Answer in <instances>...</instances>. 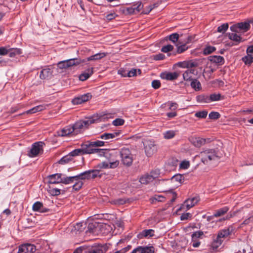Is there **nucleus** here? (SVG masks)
Instances as JSON below:
<instances>
[{
    "label": "nucleus",
    "instance_id": "obj_23",
    "mask_svg": "<svg viewBox=\"0 0 253 253\" xmlns=\"http://www.w3.org/2000/svg\"><path fill=\"white\" fill-rule=\"evenodd\" d=\"M77 180H89L92 179L90 170L85 171L76 175Z\"/></svg>",
    "mask_w": 253,
    "mask_h": 253
},
{
    "label": "nucleus",
    "instance_id": "obj_10",
    "mask_svg": "<svg viewBox=\"0 0 253 253\" xmlns=\"http://www.w3.org/2000/svg\"><path fill=\"white\" fill-rule=\"evenodd\" d=\"M155 248L150 245L144 246H138L133 249L131 253H154Z\"/></svg>",
    "mask_w": 253,
    "mask_h": 253
},
{
    "label": "nucleus",
    "instance_id": "obj_61",
    "mask_svg": "<svg viewBox=\"0 0 253 253\" xmlns=\"http://www.w3.org/2000/svg\"><path fill=\"white\" fill-rule=\"evenodd\" d=\"M9 48L6 47H0V55H5L8 54Z\"/></svg>",
    "mask_w": 253,
    "mask_h": 253
},
{
    "label": "nucleus",
    "instance_id": "obj_40",
    "mask_svg": "<svg viewBox=\"0 0 253 253\" xmlns=\"http://www.w3.org/2000/svg\"><path fill=\"white\" fill-rule=\"evenodd\" d=\"M228 37L230 40L237 42H241L242 39L241 37L238 35L236 33H229Z\"/></svg>",
    "mask_w": 253,
    "mask_h": 253
},
{
    "label": "nucleus",
    "instance_id": "obj_5",
    "mask_svg": "<svg viewBox=\"0 0 253 253\" xmlns=\"http://www.w3.org/2000/svg\"><path fill=\"white\" fill-rule=\"evenodd\" d=\"M45 145L42 141L36 142L33 143L31 146V148L28 152V156L30 157L33 158L37 156L41 152H43V146Z\"/></svg>",
    "mask_w": 253,
    "mask_h": 253
},
{
    "label": "nucleus",
    "instance_id": "obj_43",
    "mask_svg": "<svg viewBox=\"0 0 253 253\" xmlns=\"http://www.w3.org/2000/svg\"><path fill=\"white\" fill-rule=\"evenodd\" d=\"M179 35L176 33H172L169 36V40L172 42L173 43H176V42H178L179 40Z\"/></svg>",
    "mask_w": 253,
    "mask_h": 253
},
{
    "label": "nucleus",
    "instance_id": "obj_18",
    "mask_svg": "<svg viewBox=\"0 0 253 253\" xmlns=\"http://www.w3.org/2000/svg\"><path fill=\"white\" fill-rule=\"evenodd\" d=\"M93 73V68H88L79 76L80 80L84 81L89 78Z\"/></svg>",
    "mask_w": 253,
    "mask_h": 253
},
{
    "label": "nucleus",
    "instance_id": "obj_28",
    "mask_svg": "<svg viewBox=\"0 0 253 253\" xmlns=\"http://www.w3.org/2000/svg\"><path fill=\"white\" fill-rule=\"evenodd\" d=\"M223 242V240L221 237L218 238V235L217 234L215 239L213 240L211 243V247L213 249H217L219 246L221 245Z\"/></svg>",
    "mask_w": 253,
    "mask_h": 253
},
{
    "label": "nucleus",
    "instance_id": "obj_21",
    "mask_svg": "<svg viewBox=\"0 0 253 253\" xmlns=\"http://www.w3.org/2000/svg\"><path fill=\"white\" fill-rule=\"evenodd\" d=\"M66 62L69 67L79 65L82 63L85 62V60H82L80 58H72L68 60H66Z\"/></svg>",
    "mask_w": 253,
    "mask_h": 253
},
{
    "label": "nucleus",
    "instance_id": "obj_53",
    "mask_svg": "<svg viewBox=\"0 0 253 253\" xmlns=\"http://www.w3.org/2000/svg\"><path fill=\"white\" fill-rule=\"evenodd\" d=\"M80 96L81 97V99L84 103L89 100L92 97V95L90 93H87L83 95H81Z\"/></svg>",
    "mask_w": 253,
    "mask_h": 253
},
{
    "label": "nucleus",
    "instance_id": "obj_9",
    "mask_svg": "<svg viewBox=\"0 0 253 253\" xmlns=\"http://www.w3.org/2000/svg\"><path fill=\"white\" fill-rule=\"evenodd\" d=\"M199 200L200 199L198 197L189 198L184 201L178 210L184 209L185 207H186V210H188L194 206L199 201Z\"/></svg>",
    "mask_w": 253,
    "mask_h": 253
},
{
    "label": "nucleus",
    "instance_id": "obj_24",
    "mask_svg": "<svg viewBox=\"0 0 253 253\" xmlns=\"http://www.w3.org/2000/svg\"><path fill=\"white\" fill-rule=\"evenodd\" d=\"M195 72L194 69H187L185 71L183 74V78L184 81H191L194 79H192V74H194Z\"/></svg>",
    "mask_w": 253,
    "mask_h": 253
},
{
    "label": "nucleus",
    "instance_id": "obj_63",
    "mask_svg": "<svg viewBox=\"0 0 253 253\" xmlns=\"http://www.w3.org/2000/svg\"><path fill=\"white\" fill-rule=\"evenodd\" d=\"M152 86L154 89H158L161 86V83L159 80H154L152 82Z\"/></svg>",
    "mask_w": 253,
    "mask_h": 253
},
{
    "label": "nucleus",
    "instance_id": "obj_31",
    "mask_svg": "<svg viewBox=\"0 0 253 253\" xmlns=\"http://www.w3.org/2000/svg\"><path fill=\"white\" fill-rule=\"evenodd\" d=\"M201 61L199 59H194L188 61V69L194 67H197L200 65Z\"/></svg>",
    "mask_w": 253,
    "mask_h": 253
},
{
    "label": "nucleus",
    "instance_id": "obj_52",
    "mask_svg": "<svg viewBox=\"0 0 253 253\" xmlns=\"http://www.w3.org/2000/svg\"><path fill=\"white\" fill-rule=\"evenodd\" d=\"M173 46L171 44H168L162 47L161 51L165 53H167L173 50Z\"/></svg>",
    "mask_w": 253,
    "mask_h": 253
},
{
    "label": "nucleus",
    "instance_id": "obj_16",
    "mask_svg": "<svg viewBox=\"0 0 253 253\" xmlns=\"http://www.w3.org/2000/svg\"><path fill=\"white\" fill-rule=\"evenodd\" d=\"M178 74L176 72L163 73L161 74V77L162 79L168 81L176 80L178 78Z\"/></svg>",
    "mask_w": 253,
    "mask_h": 253
},
{
    "label": "nucleus",
    "instance_id": "obj_4",
    "mask_svg": "<svg viewBox=\"0 0 253 253\" xmlns=\"http://www.w3.org/2000/svg\"><path fill=\"white\" fill-rule=\"evenodd\" d=\"M143 145L145 154L148 157H151L157 151V146L152 140H145Z\"/></svg>",
    "mask_w": 253,
    "mask_h": 253
},
{
    "label": "nucleus",
    "instance_id": "obj_55",
    "mask_svg": "<svg viewBox=\"0 0 253 253\" xmlns=\"http://www.w3.org/2000/svg\"><path fill=\"white\" fill-rule=\"evenodd\" d=\"M91 145L93 147H98L103 146L105 145V142L101 140H96L95 141H91Z\"/></svg>",
    "mask_w": 253,
    "mask_h": 253
},
{
    "label": "nucleus",
    "instance_id": "obj_48",
    "mask_svg": "<svg viewBox=\"0 0 253 253\" xmlns=\"http://www.w3.org/2000/svg\"><path fill=\"white\" fill-rule=\"evenodd\" d=\"M42 207V202H36L33 204L32 209L35 211H40Z\"/></svg>",
    "mask_w": 253,
    "mask_h": 253
},
{
    "label": "nucleus",
    "instance_id": "obj_57",
    "mask_svg": "<svg viewBox=\"0 0 253 253\" xmlns=\"http://www.w3.org/2000/svg\"><path fill=\"white\" fill-rule=\"evenodd\" d=\"M72 102L74 105H78L84 103L80 95L73 99Z\"/></svg>",
    "mask_w": 253,
    "mask_h": 253
},
{
    "label": "nucleus",
    "instance_id": "obj_30",
    "mask_svg": "<svg viewBox=\"0 0 253 253\" xmlns=\"http://www.w3.org/2000/svg\"><path fill=\"white\" fill-rule=\"evenodd\" d=\"M190 85L196 91L200 90L202 88L200 82L196 79H194L191 81Z\"/></svg>",
    "mask_w": 253,
    "mask_h": 253
},
{
    "label": "nucleus",
    "instance_id": "obj_45",
    "mask_svg": "<svg viewBox=\"0 0 253 253\" xmlns=\"http://www.w3.org/2000/svg\"><path fill=\"white\" fill-rule=\"evenodd\" d=\"M75 183L73 185V188L76 191L79 190L83 185V182L81 180H75Z\"/></svg>",
    "mask_w": 253,
    "mask_h": 253
},
{
    "label": "nucleus",
    "instance_id": "obj_37",
    "mask_svg": "<svg viewBox=\"0 0 253 253\" xmlns=\"http://www.w3.org/2000/svg\"><path fill=\"white\" fill-rule=\"evenodd\" d=\"M72 160V156L70 153L68 155L62 157L59 161V163L61 165H64L68 163Z\"/></svg>",
    "mask_w": 253,
    "mask_h": 253
},
{
    "label": "nucleus",
    "instance_id": "obj_19",
    "mask_svg": "<svg viewBox=\"0 0 253 253\" xmlns=\"http://www.w3.org/2000/svg\"><path fill=\"white\" fill-rule=\"evenodd\" d=\"M91 141H86L81 145V148L84 154H91V151L93 146L91 145Z\"/></svg>",
    "mask_w": 253,
    "mask_h": 253
},
{
    "label": "nucleus",
    "instance_id": "obj_41",
    "mask_svg": "<svg viewBox=\"0 0 253 253\" xmlns=\"http://www.w3.org/2000/svg\"><path fill=\"white\" fill-rule=\"evenodd\" d=\"M216 50V48L214 46L208 45L206 46L203 49V54L204 55H208Z\"/></svg>",
    "mask_w": 253,
    "mask_h": 253
},
{
    "label": "nucleus",
    "instance_id": "obj_22",
    "mask_svg": "<svg viewBox=\"0 0 253 253\" xmlns=\"http://www.w3.org/2000/svg\"><path fill=\"white\" fill-rule=\"evenodd\" d=\"M154 178L155 177L152 175L145 174L140 178L139 181L142 184H147L153 181Z\"/></svg>",
    "mask_w": 253,
    "mask_h": 253
},
{
    "label": "nucleus",
    "instance_id": "obj_13",
    "mask_svg": "<svg viewBox=\"0 0 253 253\" xmlns=\"http://www.w3.org/2000/svg\"><path fill=\"white\" fill-rule=\"evenodd\" d=\"M208 60L211 63L217 65H222L224 64V58L221 56L211 55L208 57Z\"/></svg>",
    "mask_w": 253,
    "mask_h": 253
},
{
    "label": "nucleus",
    "instance_id": "obj_44",
    "mask_svg": "<svg viewBox=\"0 0 253 253\" xmlns=\"http://www.w3.org/2000/svg\"><path fill=\"white\" fill-rule=\"evenodd\" d=\"M206 142V139L200 137L195 138V140L193 142L195 146L199 147L204 144Z\"/></svg>",
    "mask_w": 253,
    "mask_h": 253
},
{
    "label": "nucleus",
    "instance_id": "obj_3",
    "mask_svg": "<svg viewBox=\"0 0 253 253\" xmlns=\"http://www.w3.org/2000/svg\"><path fill=\"white\" fill-rule=\"evenodd\" d=\"M201 161L204 164H208L209 161L218 159L214 150L209 149L201 153Z\"/></svg>",
    "mask_w": 253,
    "mask_h": 253
},
{
    "label": "nucleus",
    "instance_id": "obj_59",
    "mask_svg": "<svg viewBox=\"0 0 253 253\" xmlns=\"http://www.w3.org/2000/svg\"><path fill=\"white\" fill-rule=\"evenodd\" d=\"M75 230L77 231H82L84 227H83V222L77 223L74 226Z\"/></svg>",
    "mask_w": 253,
    "mask_h": 253
},
{
    "label": "nucleus",
    "instance_id": "obj_2",
    "mask_svg": "<svg viewBox=\"0 0 253 253\" xmlns=\"http://www.w3.org/2000/svg\"><path fill=\"white\" fill-rule=\"evenodd\" d=\"M122 164L126 167H130L132 165L133 158L129 149L123 148L120 152Z\"/></svg>",
    "mask_w": 253,
    "mask_h": 253
},
{
    "label": "nucleus",
    "instance_id": "obj_49",
    "mask_svg": "<svg viewBox=\"0 0 253 253\" xmlns=\"http://www.w3.org/2000/svg\"><path fill=\"white\" fill-rule=\"evenodd\" d=\"M228 28V23H224L217 28V31L219 33H224Z\"/></svg>",
    "mask_w": 253,
    "mask_h": 253
},
{
    "label": "nucleus",
    "instance_id": "obj_34",
    "mask_svg": "<svg viewBox=\"0 0 253 253\" xmlns=\"http://www.w3.org/2000/svg\"><path fill=\"white\" fill-rule=\"evenodd\" d=\"M51 75L49 68L44 69L41 71L40 77L41 79H45Z\"/></svg>",
    "mask_w": 253,
    "mask_h": 253
},
{
    "label": "nucleus",
    "instance_id": "obj_42",
    "mask_svg": "<svg viewBox=\"0 0 253 253\" xmlns=\"http://www.w3.org/2000/svg\"><path fill=\"white\" fill-rule=\"evenodd\" d=\"M91 173V177L92 179H94L96 177H99L101 178L102 175V173L99 172V169H90Z\"/></svg>",
    "mask_w": 253,
    "mask_h": 253
},
{
    "label": "nucleus",
    "instance_id": "obj_1",
    "mask_svg": "<svg viewBox=\"0 0 253 253\" xmlns=\"http://www.w3.org/2000/svg\"><path fill=\"white\" fill-rule=\"evenodd\" d=\"M98 119H94L93 117H90L87 120L77 122L71 125L74 129V135H76L82 131L84 127H87L89 125L94 124L98 122Z\"/></svg>",
    "mask_w": 253,
    "mask_h": 253
},
{
    "label": "nucleus",
    "instance_id": "obj_46",
    "mask_svg": "<svg viewBox=\"0 0 253 253\" xmlns=\"http://www.w3.org/2000/svg\"><path fill=\"white\" fill-rule=\"evenodd\" d=\"M207 115L208 111L206 110H203L197 112L195 114V116L199 118L204 119L207 117Z\"/></svg>",
    "mask_w": 253,
    "mask_h": 253
},
{
    "label": "nucleus",
    "instance_id": "obj_62",
    "mask_svg": "<svg viewBox=\"0 0 253 253\" xmlns=\"http://www.w3.org/2000/svg\"><path fill=\"white\" fill-rule=\"evenodd\" d=\"M165 58V55L163 53H159L153 55V59L155 60H161Z\"/></svg>",
    "mask_w": 253,
    "mask_h": 253
},
{
    "label": "nucleus",
    "instance_id": "obj_11",
    "mask_svg": "<svg viewBox=\"0 0 253 253\" xmlns=\"http://www.w3.org/2000/svg\"><path fill=\"white\" fill-rule=\"evenodd\" d=\"M36 251L35 245L31 244H25L19 246L17 253H34Z\"/></svg>",
    "mask_w": 253,
    "mask_h": 253
},
{
    "label": "nucleus",
    "instance_id": "obj_27",
    "mask_svg": "<svg viewBox=\"0 0 253 253\" xmlns=\"http://www.w3.org/2000/svg\"><path fill=\"white\" fill-rule=\"evenodd\" d=\"M196 101L199 103H209V96L205 94L197 95Z\"/></svg>",
    "mask_w": 253,
    "mask_h": 253
},
{
    "label": "nucleus",
    "instance_id": "obj_58",
    "mask_svg": "<svg viewBox=\"0 0 253 253\" xmlns=\"http://www.w3.org/2000/svg\"><path fill=\"white\" fill-rule=\"evenodd\" d=\"M104 149L96 148V147H93L91 150V154L98 153L100 155H102L104 153Z\"/></svg>",
    "mask_w": 253,
    "mask_h": 253
},
{
    "label": "nucleus",
    "instance_id": "obj_14",
    "mask_svg": "<svg viewBox=\"0 0 253 253\" xmlns=\"http://www.w3.org/2000/svg\"><path fill=\"white\" fill-rule=\"evenodd\" d=\"M121 134V131L117 130L113 133H104L100 135L98 138L104 140H110L119 136Z\"/></svg>",
    "mask_w": 253,
    "mask_h": 253
},
{
    "label": "nucleus",
    "instance_id": "obj_51",
    "mask_svg": "<svg viewBox=\"0 0 253 253\" xmlns=\"http://www.w3.org/2000/svg\"><path fill=\"white\" fill-rule=\"evenodd\" d=\"M203 235L204 233L201 231L195 232L191 235L192 240L194 241V240H197L198 238H200Z\"/></svg>",
    "mask_w": 253,
    "mask_h": 253
},
{
    "label": "nucleus",
    "instance_id": "obj_38",
    "mask_svg": "<svg viewBox=\"0 0 253 253\" xmlns=\"http://www.w3.org/2000/svg\"><path fill=\"white\" fill-rule=\"evenodd\" d=\"M242 60L246 65H250L253 62V56L251 54H247L243 57Z\"/></svg>",
    "mask_w": 253,
    "mask_h": 253
},
{
    "label": "nucleus",
    "instance_id": "obj_39",
    "mask_svg": "<svg viewBox=\"0 0 253 253\" xmlns=\"http://www.w3.org/2000/svg\"><path fill=\"white\" fill-rule=\"evenodd\" d=\"M221 99V95L220 93L216 94L213 93L211 94L209 96V101L210 103L213 101H217Z\"/></svg>",
    "mask_w": 253,
    "mask_h": 253
},
{
    "label": "nucleus",
    "instance_id": "obj_35",
    "mask_svg": "<svg viewBox=\"0 0 253 253\" xmlns=\"http://www.w3.org/2000/svg\"><path fill=\"white\" fill-rule=\"evenodd\" d=\"M45 107L44 106L40 105L37 106L35 107H33V108L28 110L26 111L27 114H33L37 113L39 111H41L45 109Z\"/></svg>",
    "mask_w": 253,
    "mask_h": 253
},
{
    "label": "nucleus",
    "instance_id": "obj_17",
    "mask_svg": "<svg viewBox=\"0 0 253 253\" xmlns=\"http://www.w3.org/2000/svg\"><path fill=\"white\" fill-rule=\"evenodd\" d=\"M177 47L176 52L178 54L182 53L187 50L189 48V46L187 44L182 41V39H180L178 43L175 44Z\"/></svg>",
    "mask_w": 253,
    "mask_h": 253
},
{
    "label": "nucleus",
    "instance_id": "obj_7",
    "mask_svg": "<svg viewBox=\"0 0 253 253\" xmlns=\"http://www.w3.org/2000/svg\"><path fill=\"white\" fill-rule=\"evenodd\" d=\"M143 5L141 1H138L136 4H133L132 6L127 7L126 9H123L121 10L126 14H133L135 13L140 12L142 8Z\"/></svg>",
    "mask_w": 253,
    "mask_h": 253
},
{
    "label": "nucleus",
    "instance_id": "obj_64",
    "mask_svg": "<svg viewBox=\"0 0 253 253\" xmlns=\"http://www.w3.org/2000/svg\"><path fill=\"white\" fill-rule=\"evenodd\" d=\"M195 37V36H187L185 39H183L182 41L184 42H185L186 44L189 43L193 42L194 38Z\"/></svg>",
    "mask_w": 253,
    "mask_h": 253
},
{
    "label": "nucleus",
    "instance_id": "obj_33",
    "mask_svg": "<svg viewBox=\"0 0 253 253\" xmlns=\"http://www.w3.org/2000/svg\"><path fill=\"white\" fill-rule=\"evenodd\" d=\"M229 208L228 207H224L217 210L213 214V216L216 217L224 215L229 211Z\"/></svg>",
    "mask_w": 253,
    "mask_h": 253
},
{
    "label": "nucleus",
    "instance_id": "obj_29",
    "mask_svg": "<svg viewBox=\"0 0 253 253\" xmlns=\"http://www.w3.org/2000/svg\"><path fill=\"white\" fill-rule=\"evenodd\" d=\"M22 53L21 49L20 48H9V56L10 57H14L16 55H19Z\"/></svg>",
    "mask_w": 253,
    "mask_h": 253
},
{
    "label": "nucleus",
    "instance_id": "obj_56",
    "mask_svg": "<svg viewBox=\"0 0 253 253\" xmlns=\"http://www.w3.org/2000/svg\"><path fill=\"white\" fill-rule=\"evenodd\" d=\"M118 15L115 12H111L106 15V19L108 21H111L118 17Z\"/></svg>",
    "mask_w": 253,
    "mask_h": 253
},
{
    "label": "nucleus",
    "instance_id": "obj_32",
    "mask_svg": "<svg viewBox=\"0 0 253 253\" xmlns=\"http://www.w3.org/2000/svg\"><path fill=\"white\" fill-rule=\"evenodd\" d=\"M77 176L62 177L61 183L65 184H69L73 183L75 180H77Z\"/></svg>",
    "mask_w": 253,
    "mask_h": 253
},
{
    "label": "nucleus",
    "instance_id": "obj_47",
    "mask_svg": "<svg viewBox=\"0 0 253 253\" xmlns=\"http://www.w3.org/2000/svg\"><path fill=\"white\" fill-rule=\"evenodd\" d=\"M70 154H71V155L72 156V157L77 156L84 155L82 148L75 149L70 152Z\"/></svg>",
    "mask_w": 253,
    "mask_h": 253
},
{
    "label": "nucleus",
    "instance_id": "obj_20",
    "mask_svg": "<svg viewBox=\"0 0 253 253\" xmlns=\"http://www.w3.org/2000/svg\"><path fill=\"white\" fill-rule=\"evenodd\" d=\"M107 55V53L105 52H99L96 53L94 55L90 56L87 58L84 59L85 61H93L97 60L102 59V58L105 57Z\"/></svg>",
    "mask_w": 253,
    "mask_h": 253
},
{
    "label": "nucleus",
    "instance_id": "obj_60",
    "mask_svg": "<svg viewBox=\"0 0 253 253\" xmlns=\"http://www.w3.org/2000/svg\"><path fill=\"white\" fill-rule=\"evenodd\" d=\"M58 67L60 69H66L69 68L68 65L66 62V60L62 61L58 63Z\"/></svg>",
    "mask_w": 253,
    "mask_h": 253
},
{
    "label": "nucleus",
    "instance_id": "obj_8",
    "mask_svg": "<svg viewBox=\"0 0 253 253\" xmlns=\"http://www.w3.org/2000/svg\"><path fill=\"white\" fill-rule=\"evenodd\" d=\"M56 133L58 136L61 137L75 136L71 125L65 126L61 130L57 131Z\"/></svg>",
    "mask_w": 253,
    "mask_h": 253
},
{
    "label": "nucleus",
    "instance_id": "obj_15",
    "mask_svg": "<svg viewBox=\"0 0 253 253\" xmlns=\"http://www.w3.org/2000/svg\"><path fill=\"white\" fill-rule=\"evenodd\" d=\"M234 231V228L232 226H230L228 228L220 230L218 232V238L221 237L225 238L229 236Z\"/></svg>",
    "mask_w": 253,
    "mask_h": 253
},
{
    "label": "nucleus",
    "instance_id": "obj_54",
    "mask_svg": "<svg viewBox=\"0 0 253 253\" xmlns=\"http://www.w3.org/2000/svg\"><path fill=\"white\" fill-rule=\"evenodd\" d=\"M125 123V121L122 119L117 118L114 120L112 124L115 126H119L123 125Z\"/></svg>",
    "mask_w": 253,
    "mask_h": 253
},
{
    "label": "nucleus",
    "instance_id": "obj_50",
    "mask_svg": "<svg viewBox=\"0 0 253 253\" xmlns=\"http://www.w3.org/2000/svg\"><path fill=\"white\" fill-rule=\"evenodd\" d=\"M209 117L211 120H217L220 117V114L217 112L212 111L209 114Z\"/></svg>",
    "mask_w": 253,
    "mask_h": 253
},
{
    "label": "nucleus",
    "instance_id": "obj_25",
    "mask_svg": "<svg viewBox=\"0 0 253 253\" xmlns=\"http://www.w3.org/2000/svg\"><path fill=\"white\" fill-rule=\"evenodd\" d=\"M186 176V174H177L171 177V180L173 182H178L179 184H181L184 182Z\"/></svg>",
    "mask_w": 253,
    "mask_h": 253
},
{
    "label": "nucleus",
    "instance_id": "obj_26",
    "mask_svg": "<svg viewBox=\"0 0 253 253\" xmlns=\"http://www.w3.org/2000/svg\"><path fill=\"white\" fill-rule=\"evenodd\" d=\"M154 230L153 229H146L143 230L138 235L139 237H151L154 235Z\"/></svg>",
    "mask_w": 253,
    "mask_h": 253
},
{
    "label": "nucleus",
    "instance_id": "obj_12",
    "mask_svg": "<svg viewBox=\"0 0 253 253\" xmlns=\"http://www.w3.org/2000/svg\"><path fill=\"white\" fill-rule=\"evenodd\" d=\"M62 173H55L47 176L48 183L50 184H58L61 183Z\"/></svg>",
    "mask_w": 253,
    "mask_h": 253
},
{
    "label": "nucleus",
    "instance_id": "obj_36",
    "mask_svg": "<svg viewBox=\"0 0 253 253\" xmlns=\"http://www.w3.org/2000/svg\"><path fill=\"white\" fill-rule=\"evenodd\" d=\"M163 134L164 138L166 139H170L175 136L176 131L173 130H169L164 132Z\"/></svg>",
    "mask_w": 253,
    "mask_h": 253
},
{
    "label": "nucleus",
    "instance_id": "obj_6",
    "mask_svg": "<svg viewBox=\"0 0 253 253\" xmlns=\"http://www.w3.org/2000/svg\"><path fill=\"white\" fill-rule=\"evenodd\" d=\"M250 25L249 21H245L233 25L230 28V30L235 33H245L249 30Z\"/></svg>",
    "mask_w": 253,
    "mask_h": 253
}]
</instances>
